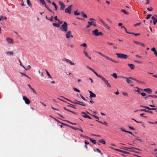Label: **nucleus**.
Instances as JSON below:
<instances>
[{
    "instance_id": "f257e3e1",
    "label": "nucleus",
    "mask_w": 157,
    "mask_h": 157,
    "mask_svg": "<svg viewBox=\"0 0 157 157\" xmlns=\"http://www.w3.org/2000/svg\"><path fill=\"white\" fill-rule=\"evenodd\" d=\"M59 29L63 33L66 32L68 31V25L66 22H64L61 26Z\"/></svg>"
},
{
    "instance_id": "f03ea898",
    "label": "nucleus",
    "mask_w": 157,
    "mask_h": 157,
    "mask_svg": "<svg viewBox=\"0 0 157 157\" xmlns=\"http://www.w3.org/2000/svg\"><path fill=\"white\" fill-rule=\"evenodd\" d=\"M96 52L109 61H111L112 62L116 63H118V62L117 61H116L115 60L112 59L111 58H110L109 57L103 54L101 52Z\"/></svg>"
},
{
    "instance_id": "7ed1b4c3",
    "label": "nucleus",
    "mask_w": 157,
    "mask_h": 157,
    "mask_svg": "<svg viewBox=\"0 0 157 157\" xmlns=\"http://www.w3.org/2000/svg\"><path fill=\"white\" fill-rule=\"evenodd\" d=\"M65 33V37L67 39H72L74 37V35L71 31H67Z\"/></svg>"
},
{
    "instance_id": "20e7f679",
    "label": "nucleus",
    "mask_w": 157,
    "mask_h": 157,
    "mask_svg": "<svg viewBox=\"0 0 157 157\" xmlns=\"http://www.w3.org/2000/svg\"><path fill=\"white\" fill-rule=\"evenodd\" d=\"M97 76L101 78L102 80L105 83L107 86L108 87L110 88L111 87V86L110 84L108 82V81L105 78H104L103 76L100 75H98Z\"/></svg>"
},
{
    "instance_id": "39448f33",
    "label": "nucleus",
    "mask_w": 157,
    "mask_h": 157,
    "mask_svg": "<svg viewBox=\"0 0 157 157\" xmlns=\"http://www.w3.org/2000/svg\"><path fill=\"white\" fill-rule=\"evenodd\" d=\"M92 33L94 36H101L103 35V33L102 32H99L98 30L97 29H96L92 31Z\"/></svg>"
},
{
    "instance_id": "423d86ee",
    "label": "nucleus",
    "mask_w": 157,
    "mask_h": 157,
    "mask_svg": "<svg viewBox=\"0 0 157 157\" xmlns=\"http://www.w3.org/2000/svg\"><path fill=\"white\" fill-rule=\"evenodd\" d=\"M116 55L117 56V58L121 59H126L128 57L126 55L123 54L117 53L116 54Z\"/></svg>"
},
{
    "instance_id": "0eeeda50",
    "label": "nucleus",
    "mask_w": 157,
    "mask_h": 157,
    "mask_svg": "<svg viewBox=\"0 0 157 157\" xmlns=\"http://www.w3.org/2000/svg\"><path fill=\"white\" fill-rule=\"evenodd\" d=\"M63 98L64 99H66L67 100L70 101L71 103H73L74 104H78V105H82L83 106H86L85 105L82 104V103H83L82 102H80V101H77V102H74V101H71V100H69V99H67V98H64L63 97Z\"/></svg>"
},
{
    "instance_id": "6e6552de",
    "label": "nucleus",
    "mask_w": 157,
    "mask_h": 157,
    "mask_svg": "<svg viewBox=\"0 0 157 157\" xmlns=\"http://www.w3.org/2000/svg\"><path fill=\"white\" fill-rule=\"evenodd\" d=\"M6 42L9 44H12L14 43L13 40L10 37H7L6 38Z\"/></svg>"
},
{
    "instance_id": "1a4fd4ad",
    "label": "nucleus",
    "mask_w": 157,
    "mask_h": 157,
    "mask_svg": "<svg viewBox=\"0 0 157 157\" xmlns=\"http://www.w3.org/2000/svg\"><path fill=\"white\" fill-rule=\"evenodd\" d=\"M100 21L103 25L108 30H109L110 29V27L102 19H101L100 20Z\"/></svg>"
},
{
    "instance_id": "9d476101",
    "label": "nucleus",
    "mask_w": 157,
    "mask_h": 157,
    "mask_svg": "<svg viewBox=\"0 0 157 157\" xmlns=\"http://www.w3.org/2000/svg\"><path fill=\"white\" fill-rule=\"evenodd\" d=\"M72 6V5H70L65 10V12L69 14H71V13Z\"/></svg>"
},
{
    "instance_id": "9b49d317",
    "label": "nucleus",
    "mask_w": 157,
    "mask_h": 157,
    "mask_svg": "<svg viewBox=\"0 0 157 157\" xmlns=\"http://www.w3.org/2000/svg\"><path fill=\"white\" fill-rule=\"evenodd\" d=\"M23 99L26 104H30V101L27 97L25 96H23Z\"/></svg>"
},
{
    "instance_id": "f8f14e48",
    "label": "nucleus",
    "mask_w": 157,
    "mask_h": 157,
    "mask_svg": "<svg viewBox=\"0 0 157 157\" xmlns=\"http://www.w3.org/2000/svg\"><path fill=\"white\" fill-rule=\"evenodd\" d=\"M151 19L153 20V23L154 25H155L157 22V15H155L152 16L151 17Z\"/></svg>"
},
{
    "instance_id": "ddd939ff",
    "label": "nucleus",
    "mask_w": 157,
    "mask_h": 157,
    "mask_svg": "<svg viewBox=\"0 0 157 157\" xmlns=\"http://www.w3.org/2000/svg\"><path fill=\"white\" fill-rule=\"evenodd\" d=\"M121 78H125L128 84L132 83V82L130 79V78H127L123 76H120V77Z\"/></svg>"
},
{
    "instance_id": "4468645a",
    "label": "nucleus",
    "mask_w": 157,
    "mask_h": 157,
    "mask_svg": "<svg viewBox=\"0 0 157 157\" xmlns=\"http://www.w3.org/2000/svg\"><path fill=\"white\" fill-rule=\"evenodd\" d=\"M65 61L66 63H69L71 65L75 66L76 64V63L72 62L71 60L67 59H65Z\"/></svg>"
},
{
    "instance_id": "2eb2a0df",
    "label": "nucleus",
    "mask_w": 157,
    "mask_h": 157,
    "mask_svg": "<svg viewBox=\"0 0 157 157\" xmlns=\"http://www.w3.org/2000/svg\"><path fill=\"white\" fill-rule=\"evenodd\" d=\"M59 3L60 5V9L62 10H64L65 7V4L61 2H59Z\"/></svg>"
},
{
    "instance_id": "dca6fc26",
    "label": "nucleus",
    "mask_w": 157,
    "mask_h": 157,
    "mask_svg": "<svg viewBox=\"0 0 157 157\" xmlns=\"http://www.w3.org/2000/svg\"><path fill=\"white\" fill-rule=\"evenodd\" d=\"M89 92L90 93V98H95L96 97V94L93 93L91 91L89 90Z\"/></svg>"
},
{
    "instance_id": "f3484780",
    "label": "nucleus",
    "mask_w": 157,
    "mask_h": 157,
    "mask_svg": "<svg viewBox=\"0 0 157 157\" xmlns=\"http://www.w3.org/2000/svg\"><path fill=\"white\" fill-rule=\"evenodd\" d=\"M144 91L149 94L151 93L152 92L151 89L150 88L145 89L144 90Z\"/></svg>"
},
{
    "instance_id": "a211bd4d",
    "label": "nucleus",
    "mask_w": 157,
    "mask_h": 157,
    "mask_svg": "<svg viewBox=\"0 0 157 157\" xmlns=\"http://www.w3.org/2000/svg\"><path fill=\"white\" fill-rule=\"evenodd\" d=\"M151 50L154 52V54L157 57V52L155 48L154 47L153 48L151 49Z\"/></svg>"
},
{
    "instance_id": "6ab92c4d",
    "label": "nucleus",
    "mask_w": 157,
    "mask_h": 157,
    "mask_svg": "<svg viewBox=\"0 0 157 157\" xmlns=\"http://www.w3.org/2000/svg\"><path fill=\"white\" fill-rule=\"evenodd\" d=\"M128 65L130 67L132 70H133L135 68V67L134 65L132 64L128 63Z\"/></svg>"
},
{
    "instance_id": "aec40b11",
    "label": "nucleus",
    "mask_w": 157,
    "mask_h": 157,
    "mask_svg": "<svg viewBox=\"0 0 157 157\" xmlns=\"http://www.w3.org/2000/svg\"><path fill=\"white\" fill-rule=\"evenodd\" d=\"M81 14L83 18H87V15L83 11H82L81 12Z\"/></svg>"
},
{
    "instance_id": "412c9836",
    "label": "nucleus",
    "mask_w": 157,
    "mask_h": 157,
    "mask_svg": "<svg viewBox=\"0 0 157 157\" xmlns=\"http://www.w3.org/2000/svg\"><path fill=\"white\" fill-rule=\"evenodd\" d=\"M83 53L89 59H91V57L89 56L87 52L86 51H84L83 52Z\"/></svg>"
},
{
    "instance_id": "4be33fe9",
    "label": "nucleus",
    "mask_w": 157,
    "mask_h": 157,
    "mask_svg": "<svg viewBox=\"0 0 157 157\" xmlns=\"http://www.w3.org/2000/svg\"><path fill=\"white\" fill-rule=\"evenodd\" d=\"M121 130H122V131L126 132L127 133H129V134H131V135H132V133L131 132H129V131H127L126 130H125L124 129L122 128H121Z\"/></svg>"
},
{
    "instance_id": "5701e85b",
    "label": "nucleus",
    "mask_w": 157,
    "mask_h": 157,
    "mask_svg": "<svg viewBox=\"0 0 157 157\" xmlns=\"http://www.w3.org/2000/svg\"><path fill=\"white\" fill-rule=\"evenodd\" d=\"M66 125L67 126H69V127H70V128H72L73 129L75 130H79V128H76V127H73V126H70L68 125Z\"/></svg>"
},
{
    "instance_id": "b1692460",
    "label": "nucleus",
    "mask_w": 157,
    "mask_h": 157,
    "mask_svg": "<svg viewBox=\"0 0 157 157\" xmlns=\"http://www.w3.org/2000/svg\"><path fill=\"white\" fill-rule=\"evenodd\" d=\"M28 86L29 87V88L32 90L33 91V92H34V93H36V92L35 90L31 86L29 85V84H28Z\"/></svg>"
},
{
    "instance_id": "393cba45",
    "label": "nucleus",
    "mask_w": 157,
    "mask_h": 157,
    "mask_svg": "<svg viewBox=\"0 0 157 157\" xmlns=\"http://www.w3.org/2000/svg\"><path fill=\"white\" fill-rule=\"evenodd\" d=\"M99 142L103 144H106L105 141L103 139H101L99 140L98 141Z\"/></svg>"
},
{
    "instance_id": "a878e982",
    "label": "nucleus",
    "mask_w": 157,
    "mask_h": 157,
    "mask_svg": "<svg viewBox=\"0 0 157 157\" xmlns=\"http://www.w3.org/2000/svg\"><path fill=\"white\" fill-rule=\"evenodd\" d=\"M88 23L89 24V25H88L86 26V27L87 28H89L90 26L92 25V21H88Z\"/></svg>"
},
{
    "instance_id": "bb28decb",
    "label": "nucleus",
    "mask_w": 157,
    "mask_h": 157,
    "mask_svg": "<svg viewBox=\"0 0 157 157\" xmlns=\"http://www.w3.org/2000/svg\"><path fill=\"white\" fill-rule=\"evenodd\" d=\"M111 75L116 79H117V74L116 73H113Z\"/></svg>"
},
{
    "instance_id": "cd10ccee",
    "label": "nucleus",
    "mask_w": 157,
    "mask_h": 157,
    "mask_svg": "<svg viewBox=\"0 0 157 157\" xmlns=\"http://www.w3.org/2000/svg\"><path fill=\"white\" fill-rule=\"evenodd\" d=\"M6 54L9 56H12L13 55V53L12 52H8L6 53Z\"/></svg>"
},
{
    "instance_id": "c85d7f7f",
    "label": "nucleus",
    "mask_w": 157,
    "mask_h": 157,
    "mask_svg": "<svg viewBox=\"0 0 157 157\" xmlns=\"http://www.w3.org/2000/svg\"><path fill=\"white\" fill-rule=\"evenodd\" d=\"M7 19L6 17H3L2 16H0V21H2L3 19L6 20Z\"/></svg>"
},
{
    "instance_id": "c756f323",
    "label": "nucleus",
    "mask_w": 157,
    "mask_h": 157,
    "mask_svg": "<svg viewBox=\"0 0 157 157\" xmlns=\"http://www.w3.org/2000/svg\"><path fill=\"white\" fill-rule=\"evenodd\" d=\"M89 69L92 71L95 74V75L96 76H98L99 75L92 68L90 67Z\"/></svg>"
},
{
    "instance_id": "7c9ffc66",
    "label": "nucleus",
    "mask_w": 157,
    "mask_h": 157,
    "mask_svg": "<svg viewBox=\"0 0 157 157\" xmlns=\"http://www.w3.org/2000/svg\"><path fill=\"white\" fill-rule=\"evenodd\" d=\"M89 69L92 71L95 74V75L96 76H98L99 75L92 68L90 67Z\"/></svg>"
},
{
    "instance_id": "2f4dec72",
    "label": "nucleus",
    "mask_w": 157,
    "mask_h": 157,
    "mask_svg": "<svg viewBox=\"0 0 157 157\" xmlns=\"http://www.w3.org/2000/svg\"><path fill=\"white\" fill-rule=\"evenodd\" d=\"M52 4L54 6V7H55V10H57V6H56V5L54 2H53L52 3Z\"/></svg>"
},
{
    "instance_id": "473e14b6",
    "label": "nucleus",
    "mask_w": 157,
    "mask_h": 157,
    "mask_svg": "<svg viewBox=\"0 0 157 157\" xmlns=\"http://www.w3.org/2000/svg\"><path fill=\"white\" fill-rule=\"evenodd\" d=\"M90 141L93 143L94 144H95L96 143V140H94L91 139L90 138V139H89Z\"/></svg>"
},
{
    "instance_id": "72a5a7b5",
    "label": "nucleus",
    "mask_w": 157,
    "mask_h": 157,
    "mask_svg": "<svg viewBox=\"0 0 157 157\" xmlns=\"http://www.w3.org/2000/svg\"><path fill=\"white\" fill-rule=\"evenodd\" d=\"M52 25L56 27H59V24H56L53 23L52 24Z\"/></svg>"
},
{
    "instance_id": "f704fd0d",
    "label": "nucleus",
    "mask_w": 157,
    "mask_h": 157,
    "mask_svg": "<svg viewBox=\"0 0 157 157\" xmlns=\"http://www.w3.org/2000/svg\"><path fill=\"white\" fill-rule=\"evenodd\" d=\"M27 2L28 5L29 6L31 7L32 6V5L30 2V0H27Z\"/></svg>"
},
{
    "instance_id": "c9c22d12",
    "label": "nucleus",
    "mask_w": 157,
    "mask_h": 157,
    "mask_svg": "<svg viewBox=\"0 0 157 157\" xmlns=\"http://www.w3.org/2000/svg\"><path fill=\"white\" fill-rule=\"evenodd\" d=\"M121 12H123V13H124L125 14L128 15V13L125 10H124V9L122 10H121Z\"/></svg>"
},
{
    "instance_id": "e433bc0d",
    "label": "nucleus",
    "mask_w": 157,
    "mask_h": 157,
    "mask_svg": "<svg viewBox=\"0 0 157 157\" xmlns=\"http://www.w3.org/2000/svg\"><path fill=\"white\" fill-rule=\"evenodd\" d=\"M98 122L102 124H104V125H107V123L105 121H104V122H102L100 121H98Z\"/></svg>"
},
{
    "instance_id": "4c0bfd02",
    "label": "nucleus",
    "mask_w": 157,
    "mask_h": 157,
    "mask_svg": "<svg viewBox=\"0 0 157 157\" xmlns=\"http://www.w3.org/2000/svg\"><path fill=\"white\" fill-rule=\"evenodd\" d=\"M19 73L21 74L22 75H24L26 77H27V78H29V79H31L30 78V77H29L28 76H27V75H26L25 74L23 73H22V72H19Z\"/></svg>"
},
{
    "instance_id": "58836bf2",
    "label": "nucleus",
    "mask_w": 157,
    "mask_h": 157,
    "mask_svg": "<svg viewBox=\"0 0 157 157\" xmlns=\"http://www.w3.org/2000/svg\"><path fill=\"white\" fill-rule=\"evenodd\" d=\"M46 72L47 75L48 76V77L50 78H52V77L50 75L48 71L47 70H46Z\"/></svg>"
},
{
    "instance_id": "ea45409f",
    "label": "nucleus",
    "mask_w": 157,
    "mask_h": 157,
    "mask_svg": "<svg viewBox=\"0 0 157 157\" xmlns=\"http://www.w3.org/2000/svg\"><path fill=\"white\" fill-rule=\"evenodd\" d=\"M82 116L84 118H86L85 117H86V116L87 115L84 112H82Z\"/></svg>"
},
{
    "instance_id": "a19ab883",
    "label": "nucleus",
    "mask_w": 157,
    "mask_h": 157,
    "mask_svg": "<svg viewBox=\"0 0 157 157\" xmlns=\"http://www.w3.org/2000/svg\"><path fill=\"white\" fill-rule=\"evenodd\" d=\"M80 14L79 13H78L77 11H75L74 12V15L75 16L79 15Z\"/></svg>"
},
{
    "instance_id": "79ce46f5",
    "label": "nucleus",
    "mask_w": 157,
    "mask_h": 157,
    "mask_svg": "<svg viewBox=\"0 0 157 157\" xmlns=\"http://www.w3.org/2000/svg\"><path fill=\"white\" fill-rule=\"evenodd\" d=\"M73 89L74 90V91H76L78 92L79 93L80 92V90H79L77 89V88L75 87H73Z\"/></svg>"
},
{
    "instance_id": "37998d69",
    "label": "nucleus",
    "mask_w": 157,
    "mask_h": 157,
    "mask_svg": "<svg viewBox=\"0 0 157 157\" xmlns=\"http://www.w3.org/2000/svg\"><path fill=\"white\" fill-rule=\"evenodd\" d=\"M81 46H83L84 47H85L86 48L87 47V44L86 43H83L80 45Z\"/></svg>"
},
{
    "instance_id": "c03bdc74",
    "label": "nucleus",
    "mask_w": 157,
    "mask_h": 157,
    "mask_svg": "<svg viewBox=\"0 0 157 157\" xmlns=\"http://www.w3.org/2000/svg\"><path fill=\"white\" fill-rule=\"evenodd\" d=\"M39 1L40 3L42 5H44L45 4V2L44 0H39Z\"/></svg>"
},
{
    "instance_id": "a18cd8bd",
    "label": "nucleus",
    "mask_w": 157,
    "mask_h": 157,
    "mask_svg": "<svg viewBox=\"0 0 157 157\" xmlns=\"http://www.w3.org/2000/svg\"><path fill=\"white\" fill-rule=\"evenodd\" d=\"M80 136L82 137H83V138H87V139H90V137H87V136H84L82 134H81L80 135Z\"/></svg>"
},
{
    "instance_id": "49530a36",
    "label": "nucleus",
    "mask_w": 157,
    "mask_h": 157,
    "mask_svg": "<svg viewBox=\"0 0 157 157\" xmlns=\"http://www.w3.org/2000/svg\"><path fill=\"white\" fill-rule=\"evenodd\" d=\"M136 88L137 89V90H136L135 91L138 92L139 94H140L141 93L140 91V90H141L139 89L138 87H136Z\"/></svg>"
},
{
    "instance_id": "de8ad7c7",
    "label": "nucleus",
    "mask_w": 157,
    "mask_h": 157,
    "mask_svg": "<svg viewBox=\"0 0 157 157\" xmlns=\"http://www.w3.org/2000/svg\"><path fill=\"white\" fill-rule=\"evenodd\" d=\"M140 116L141 117H145V118H147V117L146 116H145V114L144 113H141L140 114Z\"/></svg>"
},
{
    "instance_id": "09e8293b",
    "label": "nucleus",
    "mask_w": 157,
    "mask_h": 157,
    "mask_svg": "<svg viewBox=\"0 0 157 157\" xmlns=\"http://www.w3.org/2000/svg\"><path fill=\"white\" fill-rule=\"evenodd\" d=\"M130 34H132V35H135L136 36L140 35V34H139V33L135 34V33H130Z\"/></svg>"
},
{
    "instance_id": "8fccbe9b",
    "label": "nucleus",
    "mask_w": 157,
    "mask_h": 157,
    "mask_svg": "<svg viewBox=\"0 0 157 157\" xmlns=\"http://www.w3.org/2000/svg\"><path fill=\"white\" fill-rule=\"evenodd\" d=\"M140 111H144L146 112H148V111L145 109H141L139 110Z\"/></svg>"
},
{
    "instance_id": "3c124183",
    "label": "nucleus",
    "mask_w": 157,
    "mask_h": 157,
    "mask_svg": "<svg viewBox=\"0 0 157 157\" xmlns=\"http://www.w3.org/2000/svg\"><path fill=\"white\" fill-rule=\"evenodd\" d=\"M133 42L134 43L136 44H139V45H140L141 43V42H138V41H134Z\"/></svg>"
},
{
    "instance_id": "603ef678",
    "label": "nucleus",
    "mask_w": 157,
    "mask_h": 157,
    "mask_svg": "<svg viewBox=\"0 0 157 157\" xmlns=\"http://www.w3.org/2000/svg\"><path fill=\"white\" fill-rule=\"evenodd\" d=\"M114 150L116 151H117L119 152H122V153H123V151H122L121 150H120V149H114Z\"/></svg>"
},
{
    "instance_id": "864d4df0",
    "label": "nucleus",
    "mask_w": 157,
    "mask_h": 157,
    "mask_svg": "<svg viewBox=\"0 0 157 157\" xmlns=\"http://www.w3.org/2000/svg\"><path fill=\"white\" fill-rule=\"evenodd\" d=\"M128 149H130V151H133V149H134L135 148H134V147H128Z\"/></svg>"
},
{
    "instance_id": "5fc2aeb1",
    "label": "nucleus",
    "mask_w": 157,
    "mask_h": 157,
    "mask_svg": "<svg viewBox=\"0 0 157 157\" xmlns=\"http://www.w3.org/2000/svg\"><path fill=\"white\" fill-rule=\"evenodd\" d=\"M19 62H20V65L21 66H22V67H23V68H24V69H25V67L24 66H23L22 65V63H21V61L20 60H19Z\"/></svg>"
},
{
    "instance_id": "6e6d98bb",
    "label": "nucleus",
    "mask_w": 157,
    "mask_h": 157,
    "mask_svg": "<svg viewBox=\"0 0 157 157\" xmlns=\"http://www.w3.org/2000/svg\"><path fill=\"white\" fill-rule=\"evenodd\" d=\"M148 110H155L156 111V112H157V111L156 110V109L155 108H150L149 107H148Z\"/></svg>"
},
{
    "instance_id": "4d7b16f0",
    "label": "nucleus",
    "mask_w": 157,
    "mask_h": 157,
    "mask_svg": "<svg viewBox=\"0 0 157 157\" xmlns=\"http://www.w3.org/2000/svg\"><path fill=\"white\" fill-rule=\"evenodd\" d=\"M123 95L124 96L126 97H127L128 95V94L126 92H124L123 93Z\"/></svg>"
},
{
    "instance_id": "13d9d810",
    "label": "nucleus",
    "mask_w": 157,
    "mask_h": 157,
    "mask_svg": "<svg viewBox=\"0 0 157 157\" xmlns=\"http://www.w3.org/2000/svg\"><path fill=\"white\" fill-rule=\"evenodd\" d=\"M147 10H148V11H152L153 10V8L152 7H151L150 8H147Z\"/></svg>"
},
{
    "instance_id": "bf43d9fd",
    "label": "nucleus",
    "mask_w": 157,
    "mask_h": 157,
    "mask_svg": "<svg viewBox=\"0 0 157 157\" xmlns=\"http://www.w3.org/2000/svg\"><path fill=\"white\" fill-rule=\"evenodd\" d=\"M54 19L56 20V21H58V22H60V20H59L57 18V16H55L54 18Z\"/></svg>"
},
{
    "instance_id": "052dcab7",
    "label": "nucleus",
    "mask_w": 157,
    "mask_h": 157,
    "mask_svg": "<svg viewBox=\"0 0 157 157\" xmlns=\"http://www.w3.org/2000/svg\"><path fill=\"white\" fill-rule=\"evenodd\" d=\"M136 57H137V58H139L140 59H141L142 58V57L141 56H140L138 55H136L135 56Z\"/></svg>"
},
{
    "instance_id": "680f3d73",
    "label": "nucleus",
    "mask_w": 157,
    "mask_h": 157,
    "mask_svg": "<svg viewBox=\"0 0 157 157\" xmlns=\"http://www.w3.org/2000/svg\"><path fill=\"white\" fill-rule=\"evenodd\" d=\"M151 14H149L147 15V19H149L150 18V17H151Z\"/></svg>"
},
{
    "instance_id": "e2e57ef3",
    "label": "nucleus",
    "mask_w": 157,
    "mask_h": 157,
    "mask_svg": "<svg viewBox=\"0 0 157 157\" xmlns=\"http://www.w3.org/2000/svg\"><path fill=\"white\" fill-rule=\"evenodd\" d=\"M141 24V23H137V24H135L134 25V27H136V26L138 25H140Z\"/></svg>"
},
{
    "instance_id": "0e129e2a",
    "label": "nucleus",
    "mask_w": 157,
    "mask_h": 157,
    "mask_svg": "<svg viewBox=\"0 0 157 157\" xmlns=\"http://www.w3.org/2000/svg\"><path fill=\"white\" fill-rule=\"evenodd\" d=\"M31 68V67L30 65H28L27 67V68L26 69L25 68V70H29Z\"/></svg>"
},
{
    "instance_id": "69168bd1",
    "label": "nucleus",
    "mask_w": 157,
    "mask_h": 157,
    "mask_svg": "<svg viewBox=\"0 0 157 157\" xmlns=\"http://www.w3.org/2000/svg\"><path fill=\"white\" fill-rule=\"evenodd\" d=\"M53 16H51L50 18L48 19V20L51 21H53Z\"/></svg>"
},
{
    "instance_id": "338daca9",
    "label": "nucleus",
    "mask_w": 157,
    "mask_h": 157,
    "mask_svg": "<svg viewBox=\"0 0 157 157\" xmlns=\"http://www.w3.org/2000/svg\"><path fill=\"white\" fill-rule=\"evenodd\" d=\"M140 94L142 95V96L144 97L146 95V94L144 93H141Z\"/></svg>"
},
{
    "instance_id": "774afa93",
    "label": "nucleus",
    "mask_w": 157,
    "mask_h": 157,
    "mask_svg": "<svg viewBox=\"0 0 157 157\" xmlns=\"http://www.w3.org/2000/svg\"><path fill=\"white\" fill-rule=\"evenodd\" d=\"M89 20L90 21H91L92 22L95 21V19L92 18H90Z\"/></svg>"
}]
</instances>
